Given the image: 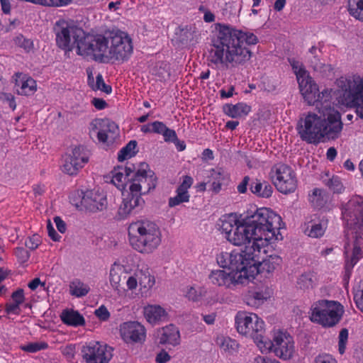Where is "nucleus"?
Returning <instances> with one entry per match:
<instances>
[{
    "mask_svg": "<svg viewBox=\"0 0 363 363\" xmlns=\"http://www.w3.org/2000/svg\"><path fill=\"white\" fill-rule=\"evenodd\" d=\"M220 230L225 239L234 246L245 245L241 255L244 262L253 259L257 269L256 275L266 272H274L282 262L277 255H271L261 260L262 253L267 252V247L272 242L279 240L281 228V218L267 208H258L250 218H245L242 215L231 213L220 219Z\"/></svg>",
    "mask_w": 363,
    "mask_h": 363,
    "instance_id": "obj_1",
    "label": "nucleus"
},
{
    "mask_svg": "<svg viewBox=\"0 0 363 363\" xmlns=\"http://www.w3.org/2000/svg\"><path fill=\"white\" fill-rule=\"evenodd\" d=\"M258 43L252 33L218 25L211 39L208 60L213 67L232 69L245 66L252 58L249 46Z\"/></svg>",
    "mask_w": 363,
    "mask_h": 363,
    "instance_id": "obj_2",
    "label": "nucleus"
},
{
    "mask_svg": "<svg viewBox=\"0 0 363 363\" xmlns=\"http://www.w3.org/2000/svg\"><path fill=\"white\" fill-rule=\"evenodd\" d=\"M343 123L340 112L331 105L318 107L300 118L296 130L302 140L309 144H317L324 139L339 138Z\"/></svg>",
    "mask_w": 363,
    "mask_h": 363,
    "instance_id": "obj_3",
    "label": "nucleus"
},
{
    "mask_svg": "<svg viewBox=\"0 0 363 363\" xmlns=\"http://www.w3.org/2000/svg\"><path fill=\"white\" fill-rule=\"evenodd\" d=\"M248 260H251V262H244L241 252L235 250L230 252H220L216 257L217 263L220 267L228 268L230 272L213 270L208 276L211 283L230 289H235L238 285L247 284L255 277L257 272L255 264H252L253 259L248 258Z\"/></svg>",
    "mask_w": 363,
    "mask_h": 363,
    "instance_id": "obj_4",
    "label": "nucleus"
},
{
    "mask_svg": "<svg viewBox=\"0 0 363 363\" xmlns=\"http://www.w3.org/2000/svg\"><path fill=\"white\" fill-rule=\"evenodd\" d=\"M342 215L346 224V237L354 239L352 252L345 246L347 270H350L363 257V197L352 196L343 206Z\"/></svg>",
    "mask_w": 363,
    "mask_h": 363,
    "instance_id": "obj_5",
    "label": "nucleus"
},
{
    "mask_svg": "<svg viewBox=\"0 0 363 363\" xmlns=\"http://www.w3.org/2000/svg\"><path fill=\"white\" fill-rule=\"evenodd\" d=\"M162 238L160 228L150 220H138L128 227L130 245L143 255L153 253L161 245Z\"/></svg>",
    "mask_w": 363,
    "mask_h": 363,
    "instance_id": "obj_6",
    "label": "nucleus"
},
{
    "mask_svg": "<svg viewBox=\"0 0 363 363\" xmlns=\"http://www.w3.org/2000/svg\"><path fill=\"white\" fill-rule=\"evenodd\" d=\"M79 55L89 57L99 62H106V35L86 33L84 30L69 23V41Z\"/></svg>",
    "mask_w": 363,
    "mask_h": 363,
    "instance_id": "obj_7",
    "label": "nucleus"
},
{
    "mask_svg": "<svg viewBox=\"0 0 363 363\" xmlns=\"http://www.w3.org/2000/svg\"><path fill=\"white\" fill-rule=\"evenodd\" d=\"M289 62L296 74L300 92L308 105L316 106V108L324 105H331L332 89H324L320 91L318 84L313 81L302 62L295 59Z\"/></svg>",
    "mask_w": 363,
    "mask_h": 363,
    "instance_id": "obj_8",
    "label": "nucleus"
},
{
    "mask_svg": "<svg viewBox=\"0 0 363 363\" xmlns=\"http://www.w3.org/2000/svg\"><path fill=\"white\" fill-rule=\"evenodd\" d=\"M337 84L342 91V104L347 107L354 108L357 115L363 118V77L355 74L340 77Z\"/></svg>",
    "mask_w": 363,
    "mask_h": 363,
    "instance_id": "obj_9",
    "label": "nucleus"
},
{
    "mask_svg": "<svg viewBox=\"0 0 363 363\" xmlns=\"http://www.w3.org/2000/svg\"><path fill=\"white\" fill-rule=\"evenodd\" d=\"M344 313V307L338 301L320 299L312 303L308 315L313 323L332 328L340 321Z\"/></svg>",
    "mask_w": 363,
    "mask_h": 363,
    "instance_id": "obj_10",
    "label": "nucleus"
},
{
    "mask_svg": "<svg viewBox=\"0 0 363 363\" xmlns=\"http://www.w3.org/2000/svg\"><path fill=\"white\" fill-rule=\"evenodd\" d=\"M262 353L272 352L277 357L288 360L291 359L296 352L295 342L293 337L286 331L273 330L271 339L264 340L259 343Z\"/></svg>",
    "mask_w": 363,
    "mask_h": 363,
    "instance_id": "obj_11",
    "label": "nucleus"
},
{
    "mask_svg": "<svg viewBox=\"0 0 363 363\" xmlns=\"http://www.w3.org/2000/svg\"><path fill=\"white\" fill-rule=\"evenodd\" d=\"M107 48L106 62L110 61L125 62L131 56L133 45L131 38L123 31L117 30L106 33Z\"/></svg>",
    "mask_w": 363,
    "mask_h": 363,
    "instance_id": "obj_12",
    "label": "nucleus"
},
{
    "mask_svg": "<svg viewBox=\"0 0 363 363\" xmlns=\"http://www.w3.org/2000/svg\"><path fill=\"white\" fill-rule=\"evenodd\" d=\"M235 324L240 334L253 339L259 347V343L265 339V324L261 318L254 313L240 312L235 316Z\"/></svg>",
    "mask_w": 363,
    "mask_h": 363,
    "instance_id": "obj_13",
    "label": "nucleus"
},
{
    "mask_svg": "<svg viewBox=\"0 0 363 363\" xmlns=\"http://www.w3.org/2000/svg\"><path fill=\"white\" fill-rule=\"evenodd\" d=\"M71 203L79 211L98 213L106 209V195L99 190H78L72 196Z\"/></svg>",
    "mask_w": 363,
    "mask_h": 363,
    "instance_id": "obj_14",
    "label": "nucleus"
},
{
    "mask_svg": "<svg viewBox=\"0 0 363 363\" xmlns=\"http://www.w3.org/2000/svg\"><path fill=\"white\" fill-rule=\"evenodd\" d=\"M157 178L147 163H141L130 179L129 191L138 196L147 194L156 186Z\"/></svg>",
    "mask_w": 363,
    "mask_h": 363,
    "instance_id": "obj_15",
    "label": "nucleus"
},
{
    "mask_svg": "<svg viewBox=\"0 0 363 363\" xmlns=\"http://www.w3.org/2000/svg\"><path fill=\"white\" fill-rule=\"evenodd\" d=\"M272 182L277 189L282 194L294 192L297 187V179L295 172L288 165L279 163L271 169Z\"/></svg>",
    "mask_w": 363,
    "mask_h": 363,
    "instance_id": "obj_16",
    "label": "nucleus"
},
{
    "mask_svg": "<svg viewBox=\"0 0 363 363\" xmlns=\"http://www.w3.org/2000/svg\"><path fill=\"white\" fill-rule=\"evenodd\" d=\"M89 133L91 138H96L101 143L113 140L118 134V125L108 118H95L89 126Z\"/></svg>",
    "mask_w": 363,
    "mask_h": 363,
    "instance_id": "obj_17",
    "label": "nucleus"
},
{
    "mask_svg": "<svg viewBox=\"0 0 363 363\" xmlns=\"http://www.w3.org/2000/svg\"><path fill=\"white\" fill-rule=\"evenodd\" d=\"M86 363H108L112 358V348L99 342H90L82 349Z\"/></svg>",
    "mask_w": 363,
    "mask_h": 363,
    "instance_id": "obj_18",
    "label": "nucleus"
},
{
    "mask_svg": "<svg viewBox=\"0 0 363 363\" xmlns=\"http://www.w3.org/2000/svg\"><path fill=\"white\" fill-rule=\"evenodd\" d=\"M13 91L20 96H33L38 89L36 81L28 74L16 72L11 79Z\"/></svg>",
    "mask_w": 363,
    "mask_h": 363,
    "instance_id": "obj_19",
    "label": "nucleus"
},
{
    "mask_svg": "<svg viewBox=\"0 0 363 363\" xmlns=\"http://www.w3.org/2000/svg\"><path fill=\"white\" fill-rule=\"evenodd\" d=\"M144 200L129 190L122 191V202L118 207L117 217L118 219L127 218L134 211L143 206Z\"/></svg>",
    "mask_w": 363,
    "mask_h": 363,
    "instance_id": "obj_20",
    "label": "nucleus"
},
{
    "mask_svg": "<svg viewBox=\"0 0 363 363\" xmlns=\"http://www.w3.org/2000/svg\"><path fill=\"white\" fill-rule=\"evenodd\" d=\"M122 338L127 343L142 342L146 337V330L143 325L137 321L123 323L120 326Z\"/></svg>",
    "mask_w": 363,
    "mask_h": 363,
    "instance_id": "obj_21",
    "label": "nucleus"
},
{
    "mask_svg": "<svg viewBox=\"0 0 363 363\" xmlns=\"http://www.w3.org/2000/svg\"><path fill=\"white\" fill-rule=\"evenodd\" d=\"M143 313L146 321L152 325H160L169 320L167 309L158 304H147L143 307Z\"/></svg>",
    "mask_w": 363,
    "mask_h": 363,
    "instance_id": "obj_22",
    "label": "nucleus"
},
{
    "mask_svg": "<svg viewBox=\"0 0 363 363\" xmlns=\"http://www.w3.org/2000/svg\"><path fill=\"white\" fill-rule=\"evenodd\" d=\"M193 183L194 179L191 176H183L181 184L176 189V195L169 199V206L172 208L183 203L189 202L190 199L189 189L191 188Z\"/></svg>",
    "mask_w": 363,
    "mask_h": 363,
    "instance_id": "obj_23",
    "label": "nucleus"
},
{
    "mask_svg": "<svg viewBox=\"0 0 363 363\" xmlns=\"http://www.w3.org/2000/svg\"><path fill=\"white\" fill-rule=\"evenodd\" d=\"M88 161V151L83 146L74 147L69 155V175H77Z\"/></svg>",
    "mask_w": 363,
    "mask_h": 363,
    "instance_id": "obj_24",
    "label": "nucleus"
},
{
    "mask_svg": "<svg viewBox=\"0 0 363 363\" xmlns=\"http://www.w3.org/2000/svg\"><path fill=\"white\" fill-rule=\"evenodd\" d=\"M157 338L160 345L177 346L180 344L179 330L173 324H169L157 330Z\"/></svg>",
    "mask_w": 363,
    "mask_h": 363,
    "instance_id": "obj_25",
    "label": "nucleus"
},
{
    "mask_svg": "<svg viewBox=\"0 0 363 363\" xmlns=\"http://www.w3.org/2000/svg\"><path fill=\"white\" fill-rule=\"evenodd\" d=\"M272 294L271 288L267 286H260L250 292L246 298L247 303L250 306L258 308L269 299Z\"/></svg>",
    "mask_w": 363,
    "mask_h": 363,
    "instance_id": "obj_26",
    "label": "nucleus"
},
{
    "mask_svg": "<svg viewBox=\"0 0 363 363\" xmlns=\"http://www.w3.org/2000/svg\"><path fill=\"white\" fill-rule=\"evenodd\" d=\"M123 274H125V269L121 264L116 262L112 264L109 272V282L118 296H123L125 293V289L123 288L121 284L123 277L124 279L125 278Z\"/></svg>",
    "mask_w": 363,
    "mask_h": 363,
    "instance_id": "obj_27",
    "label": "nucleus"
},
{
    "mask_svg": "<svg viewBox=\"0 0 363 363\" xmlns=\"http://www.w3.org/2000/svg\"><path fill=\"white\" fill-rule=\"evenodd\" d=\"M134 169L133 164L129 167H118L111 172V182L120 190L125 191L127 179Z\"/></svg>",
    "mask_w": 363,
    "mask_h": 363,
    "instance_id": "obj_28",
    "label": "nucleus"
},
{
    "mask_svg": "<svg viewBox=\"0 0 363 363\" xmlns=\"http://www.w3.org/2000/svg\"><path fill=\"white\" fill-rule=\"evenodd\" d=\"M223 113L232 118L246 117L251 111V106L244 102L236 104H227L223 106Z\"/></svg>",
    "mask_w": 363,
    "mask_h": 363,
    "instance_id": "obj_29",
    "label": "nucleus"
},
{
    "mask_svg": "<svg viewBox=\"0 0 363 363\" xmlns=\"http://www.w3.org/2000/svg\"><path fill=\"white\" fill-rule=\"evenodd\" d=\"M55 32L57 45L66 54L68 51V22L65 20L58 21L55 26Z\"/></svg>",
    "mask_w": 363,
    "mask_h": 363,
    "instance_id": "obj_30",
    "label": "nucleus"
},
{
    "mask_svg": "<svg viewBox=\"0 0 363 363\" xmlns=\"http://www.w3.org/2000/svg\"><path fill=\"white\" fill-rule=\"evenodd\" d=\"M326 228V220H310L304 224L303 232L308 237L318 238L324 235Z\"/></svg>",
    "mask_w": 363,
    "mask_h": 363,
    "instance_id": "obj_31",
    "label": "nucleus"
},
{
    "mask_svg": "<svg viewBox=\"0 0 363 363\" xmlns=\"http://www.w3.org/2000/svg\"><path fill=\"white\" fill-rule=\"evenodd\" d=\"M208 177L212 182V190L216 193L219 192L221 186L229 179V174L221 167L211 169Z\"/></svg>",
    "mask_w": 363,
    "mask_h": 363,
    "instance_id": "obj_32",
    "label": "nucleus"
},
{
    "mask_svg": "<svg viewBox=\"0 0 363 363\" xmlns=\"http://www.w3.org/2000/svg\"><path fill=\"white\" fill-rule=\"evenodd\" d=\"M216 344L222 352L228 354H234L238 350L239 345L236 340L223 335H219L216 338Z\"/></svg>",
    "mask_w": 363,
    "mask_h": 363,
    "instance_id": "obj_33",
    "label": "nucleus"
},
{
    "mask_svg": "<svg viewBox=\"0 0 363 363\" xmlns=\"http://www.w3.org/2000/svg\"><path fill=\"white\" fill-rule=\"evenodd\" d=\"M250 189L252 194L262 198L270 197L273 192V188L268 182L258 180L252 182Z\"/></svg>",
    "mask_w": 363,
    "mask_h": 363,
    "instance_id": "obj_34",
    "label": "nucleus"
},
{
    "mask_svg": "<svg viewBox=\"0 0 363 363\" xmlns=\"http://www.w3.org/2000/svg\"><path fill=\"white\" fill-rule=\"evenodd\" d=\"M136 277L139 279V286L145 291L150 290L155 284L154 276L151 275L148 269L136 270Z\"/></svg>",
    "mask_w": 363,
    "mask_h": 363,
    "instance_id": "obj_35",
    "label": "nucleus"
},
{
    "mask_svg": "<svg viewBox=\"0 0 363 363\" xmlns=\"http://www.w3.org/2000/svg\"><path fill=\"white\" fill-rule=\"evenodd\" d=\"M89 291V286L78 279H75L69 283V294L77 298L86 296Z\"/></svg>",
    "mask_w": 363,
    "mask_h": 363,
    "instance_id": "obj_36",
    "label": "nucleus"
},
{
    "mask_svg": "<svg viewBox=\"0 0 363 363\" xmlns=\"http://www.w3.org/2000/svg\"><path fill=\"white\" fill-rule=\"evenodd\" d=\"M88 84L93 90H100L107 94L112 91L111 86L105 84L101 74H98L94 80L91 72L88 73Z\"/></svg>",
    "mask_w": 363,
    "mask_h": 363,
    "instance_id": "obj_37",
    "label": "nucleus"
},
{
    "mask_svg": "<svg viewBox=\"0 0 363 363\" xmlns=\"http://www.w3.org/2000/svg\"><path fill=\"white\" fill-rule=\"evenodd\" d=\"M318 279L317 275L313 272H308L302 274L298 279V286L303 290L313 289Z\"/></svg>",
    "mask_w": 363,
    "mask_h": 363,
    "instance_id": "obj_38",
    "label": "nucleus"
},
{
    "mask_svg": "<svg viewBox=\"0 0 363 363\" xmlns=\"http://www.w3.org/2000/svg\"><path fill=\"white\" fill-rule=\"evenodd\" d=\"M310 202L315 208H320L329 200L328 194L323 189H314L310 195Z\"/></svg>",
    "mask_w": 363,
    "mask_h": 363,
    "instance_id": "obj_39",
    "label": "nucleus"
},
{
    "mask_svg": "<svg viewBox=\"0 0 363 363\" xmlns=\"http://www.w3.org/2000/svg\"><path fill=\"white\" fill-rule=\"evenodd\" d=\"M347 11L353 18L363 22V0H347Z\"/></svg>",
    "mask_w": 363,
    "mask_h": 363,
    "instance_id": "obj_40",
    "label": "nucleus"
},
{
    "mask_svg": "<svg viewBox=\"0 0 363 363\" xmlns=\"http://www.w3.org/2000/svg\"><path fill=\"white\" fill-rule=\"evenodd\" d=\"M207 294V289L204 287L189 286L187 288L185 296L192 301L197 302L201 301Z\"/></svg>",
    "mask_w": 363,
    "mask_h": 363,
    "instance_id": "obj_41",
    "label": "nucleus"
},
{
    "mask_svg": "<svg viewBox=\"0 0 363 363\" xmlns=\"http://www.w3.org/2000/svg\"><path fill=\"white\" fill-rule=\"evenodd\" d=\"M137 143L134 140L130 141L125 147H123L118 154V160L119 162H123L129 159L135 155Z\"/></svg>",
    "mask_w": 363,
    "mask_h": 363,
    "instance_id": "obj_42",
    "label": "nucleus"
},
{
    "mask_svg": "<svg viewBox=\"0 0 363 363\" xmlns=\"http://www.w3.org/2000/svg\"><path fill=\"white\" fill-rule=\"evenodd\" d=\"M48 345L45 342H29L27 345H21L20 348L25 352H37L40 350L48 348Z\"/></svg>",
    "mask_w": 363,
    "mask_h": 363,
    "instance_id": "obj_43",
    "label": "nucleus"
},
{
    "mask_svg": "<svg viewBox=\"0 0 363 363\" xmlns=\"http://www.w3.org/2000/svg\"><path fill=\"white\" fill-rule=\"evenodd\" d=\"M85 325L84 316L77 311L69 309V325L79 327Z\"/></svg>",
    "mask_w": 363,
    "mask_h": 363,
    "instance_id": "obj_44",
    "label": "nucleus"
},
{
    "mask_svg": "<svg viewBox=\"0 0 363 363\" xmlns=\"http://www.w3.org/2000/svg\"><path fill=\"white\" fill-rule=\"evenodd\" d=\"M14 44L22 48L26 52H30L33 48V43L30 39L25 38L22 35H16L13 39Z\"/></svg>",
    "mask_w": 363,
    "mask_h": 363,
    "instance_id": "obj_45",
    "label": "nucleus"
},
{
    "mask_svg": "<svg viewBox=\"0 0 363 363\" xmlns=\"http://www.w3.org/2000/svg\"><path fill=\"white\" fill-rule=\"evenodd\" d=\"M321 52L320 49L315 45L312 46L309 49V53L312 55L313 60L311 63L313 66L314 69H319L322 67L323 64L320 61V53Z\"/></svg>",
    "mask_w": 363,
    "mask_h": 363,
    "instance_id": "obj_46",
    "label": "nucleus"
},
{
    "mask_svg": "<svg viewBox=\"0 0 363 363\" xmlns=\"http://www.w3.org/2000/svg\"><path fill=\"white\" fill-rule=\"evenodd\" d=\"M326 185L329 187L330 190H332L334 193H341L344 189L343 185L340 179V178L337 176H333L328 182Z\"/></svg>",
    "mask_w": 363,
    "mask_h": 363,
    "instance_id": "obj_47",
    "label": "nucleus"
},
{
    "mask_svg": "<svg viewBox=\"0 0 363 363\" xmlns=\"http://www.w3.org/2000/svg\"><path fill=\"white\" fill-rule=\"evenodd\" d=\"M348 339V330L346 328H342L338 336V350L342 354L345 352L346 344Z\"/></svg>",
    "mask_w": 363,
    "mask_h": 363,
    "instance_id": "obj_48",
    "label": "nucleus"
},
{
    "mask_svg": "<svg viewBox=\"0 0 363 363\" xmlns=\"http://www.w3.org/2000/svg\"><path fill=\"white\" fill-rule=\"evenodd\" d=\"M94 315L101 321H107L111 316V313L104 305L100 306L94 311Z\"/></svg>",
    "mask_w": 363,
    "mask_h": 363,
    "instance_id": "obj_49",
    "label": "nucleus"
},
{
    "mask_svg": "<svg viewBox=\"0 0 363 363\" xmlns=\"http://www.w3.org/2000/svg\"><path fill=\"white\" fill-rule=\"evenodd\" d=\"M126 291H134L137 289L138 286L139 285V279H138V277H136V271L131 275L128 276V277L126 279Z\"/></svg>",
    "mask_w": 363,
    "mask_h": 363,
    "instance_id": "obj_50",
    "label": "nucleus"
},
{
    "mask_svg": "<svg viewBox=\"0 0 363 363\" xmlns=\"http://www.w3.org/2000/svg\"><path fill=\"white\" fill-rule=\"evenodd\" d=\"M20 304L11 300L6 304L5 311L8 315H18L21 313Z\"/></svg>",
    "mask_w": 363,
    "mask_h": 363,
    "instance_id": "obj_51",
    "label": "nucleus"
},
{
    "mask_svg": "<svg viewBox=\"0 0 363 363\" xmlns=\"http://www.w3.org/2000/svg\"><path fill=\"white\" fill-rule=\"evenodd\" d=\"M1 101L8 104V106L13 111L16 109V104L15 96L11 93H3L1 96Z\"/></svg>",
    "mask_w": 363,
    "mask_h": 363,
    "instance_id": "obj_52",
    "label": "nucleus"
},
{
    "mask_svg": "<svg viewBox=\"0 0 363 363\" xmlns=\"http://www.w3.org/2000/svg\"><path fill=\"white\" fill-rule=\"evenodd\" d=\"M357 307L363 313V281L354 297Z\"/></svg>",
    "mask_w": 363,
    "mask_h": 363,
    "instance_id": "obj_53",
    "label": "nucleus"
},
{
    "mask_svg": "<svg viewBox=\"0 0 363 363\" xmlns=\"http://www.w3.org/2000/svg\"><path fill=\"white\" fill-rule=\"evenodd\" d=\"M314 363H337V361L330 354H322L315 358Z\"/></svg>",
    "mask_w": 363,
    "mask_h": 363,
    "instance_id": "obj_54",
    "label": "nucleus"
},
{
    "mask_svg": "<svg viewBox=\"0 0 363 363\" xmlns=\"http://www.w3.org/2000/svg\"><path fill=\"white\" fill-rule=\"evenodd\" d=\"M219 94L223 99L230 98L235 94V86L233 85L225 86L219 91Z\"/></svg>",
    "mask_w": 363,
    "mask_h": 363,
    "instance_id": "obj_55",
    "label": "nucleus"
},
{
    "mask_svg": "<svg viewBox=\"0 0 363 363\" xmlns=\"http://www.w3.org/2000/svg\"><path fill=\"white\" fill-rule=\"evenodd\" d=\"M250 363H280L278 360L271 359L267 357L256 355L250 361Z\"/></svg>",
    "mask_w": 363,
    "mask_h": 363,
    "instance_id": "obj_56",
    "label": "nucleus"
},
{
    "mask_svg": "<svg viewBox=\"0 0 363 363\" xmlns=\"http://www.w3.org/2000/svg\"><path fill=\"white\" fill-rule=\"evenodd\" d=\"M162 136L165 142H172L173 143L177 140V135L175 130L172 129H169V128H166L165 130L162 133Z\"/></svg>",
    "mask_w": 363,
    "mask_h": 363,
    "instance_id": "obj_57",
    "label": "nucleus"
},
{
    "mask_svg": "<svg viewBox=\"0 0 363 363\" xmlns=\"http://www.w3.org/2000/svg\"><path fill=\"white\" fill-rule=\"evenodd\" d=\"M15 255L21 263L27 262L29 258L28 252L21 247H18L15 250Z\"/></svg>",
    "mask_w": 363,
    "mask_h": 363,
    "instance_id": "obj_58",
    "label": "nucleus"
},
{
    "mask_svg": "<svg viewBox=\"0 0 363 363\" xmlns=\"http://www.w3.org/2000/svg\"><path fill=\"white\" fill-rule=\"evenodd\" d=\"M40 242V237L38 235H33L26 240V246L29 249L35 250L38 247Z\"/></svg>",
    "mask_w": 363,
    "mask_h": 363,
    "instance_id": "obj_59",
    "label": "nucleus"
},
{
    "mask_svg": "<svg viewBox=\"0 0 363 363\" xmlns=\"http://www.w3.org/2000/svg\"><path fill=\"white\" fill-rule=\"evenodd\" d=\"M152 133L161 134L164 133L165 128H167L166 125L161 121H154L152 122Z\"/></svg>",
    "mask_w": 363,
    "mask_h": 363,
    "instance_id": "obj_60",
    "label": "nucleus"
},
{
    "mask_svg": "<svg viewBox=\"0 0 363 363\" xmlns=\"http://www.w3.org/2000/svg\"><path fill=\"white\" fill-rule=\"evenodd\" d=\"M24 293L22 289H18L13 292L11 296V301L21 305L24 302Z\"/></svg>",
    "mask_w": 363,
    "mask_h": 363,
    "instance_id": "obj_61",
    "label": "nucleus"
},
{
    "mask_svg": "<svg viewBox=\"0 0 363 363\" xmlns=\"http://www.w3.org/2000/svg\"><path fill=\"white\" fill-rule=\"evenodd\" d=\"M171 359L170 355L164 350L158 353L155 357L157 363H167Z\"/></svg>",
    "mask_w": 363,
    "mask_h": 363,
    "instance_id": "obj_62",
    "label": "nucleus"
},
{
    "mask_svg": "<svg viewBox=\"0 0 363 363\" xmlns=\"http://www.w3.org/2000/svg\"><path fill=\"white\" fill-rule=\"evenodd\" d=\"M250 182V177L248 176H245L240 184L238 186V191L240 194H244L247 191V187Z\"/></svg>",
    "mask_w": 363,
    "mask_h": 363,
    "instance_id": "obj_63",
    "label": "nucleus"
},
{
    "mask_svg": "<svg viewBox=\"0 0 363 363\" xmlns=\"http://www.w3.org/2000/svg\"><path fill=\"white\" fill-rule=\"evenodd\" d=\"M92 104L98 110H102L105 108L107 105L106 102L104 99L98 98L93 99Z\"/></svg>",
    "mask_w": 363,
    "mask_h": 363,
    "instance_id": "obj_64",
    "label": "nucleus"
}]
</instances>
